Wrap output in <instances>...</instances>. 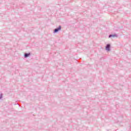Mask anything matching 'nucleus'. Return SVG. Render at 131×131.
Masks as SVG:
<instances>
[{
  "label": "nucleus",
  "mask_w": 131,
  "mask_h": 131,
  "mask_svg": "<svg viewBox=\"0 0 131 131\" xmlns=\"http://www.w3.org/2000/svg\"><path fill=\"white\" fill-rule=\"evenodd\" d=\"M61 26H59L58 28L54 29V33H57V32H58V31L61 30Z\"/></svg>",
  "instance_id": "obj_1"
},
{
  "label": "nucleus",
  "mask_w": 131,
  "mask_h": 131,
  "mask_svg": "<svg viewBox=\"0 0 131 131\" xmlns=\"http://www.w3.org/2000/svg\"><path fill=\"white\" fill-rule=\"evenodd\" d=\"M110 48H111V45L110 44H107L105 47V50L107 52L110 51Z\"/></svg>",
  "instance_id": "obj_2"
},
{
  "label": "nucleus",
  "mask_w": 131,
  "mask_h": 131,
  "mask_svg": "<svg viewBox=\"0 0 131 131\" xmlns=\"http://www.w3.org/2000/svg\"><path fill=\"white\" fill-rule=\"evenodd\" d=\"M108 37H118V35H117V34H113V35H112V34H110L109 36H108Z\"/></svg>",
  "instance_id": "obj_3"
},
{
  "label": "nucleus",
  "mask_w": 131,
  "mask_h": 131,
  "mask_svg": "<svg viewBox=\"0 0 131 131\" xmlns=\"http://www.w3.org/2000/svg\"><path fill=\"white\" fill-rule=\"evenodd\" d=\"M30 55H31L30 53H26L24 54V57H25V58H28V57H29V56H30Z\"/></svg>",
  "instance_id": "obj_4"
},
{
  "label": "nucleus",
  "mask_w": 131,
  "mask_h": 131,
  "mask_svg": "<svg viewBox=\"0 0 131 131\" xmlns=\"http://www.w3.org/2000/svg\"><path fill=\"white\" fill-rule=\"evenodd\" d=\"M2 98H3V94H1L0 99H2Z\"/></svg>",
  "instance_id": "obj_5"
}]
</instances>
